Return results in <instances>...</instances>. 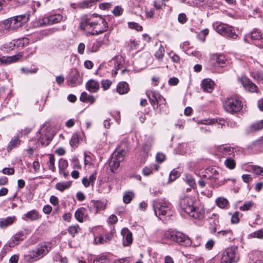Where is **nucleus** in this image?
<instances>
[{
	"instance_id": "4",
	"label": "nucleus",
	"mask_w": 263,
	"mask_h": 263,
	"mask_svg": "<svg viewBox=\"0 0 263 263\" xmlns=\"http://www.w3.org/2000/svg\"><path fill=\"white\" fill-rule=\"evenodd\" d=\"M153 206L155 214L157 217L170 215L172 209V204L165 198L154 200Z\"/></svg>"
},
{
	"instance_id": "5",
	"label": "nucleus",
	"mask_w": 263,
	"mask_h": 263,
	"mask_svg": "<svg viewBox=\"0 0 263 263\" xmlns=\"http://www.w3.org/2000/svg\"><path fill=\"white\" fill-rule=\"evenodd\" d=\"M223 106L226 111L232 114L240 111L242 107L241 101L237 97L227 98L223 102Z\"/></svg>"
},
{
	"instance_id": "42",
	"label": "nucleus",
	"mask_w": 263,
	"mask_h": 263,
	"mask_svg": "<svg viewBox=\"0 0 263 263\" xmlns=\"http://www.w3.org/2000/svg\"><path fill=\"white\" fill-rule=\"evenodd\" d=\"M254 205V203L252 201H246L243 204L240 206L239 209L240 210L242 211H248L251 209V208Z\"/></svg>"
},
{
	"instance_id": "2",
	"label": "nucleus",
	"mask_w": 263,
	"mask_h": 263,
	"mask_svg": "<svg viewBox=\"0 0 263 263\" xmlns=\"http://www.w3.org/2000/svg\"><path fill=\"white\" fill-rule=\"evenodd\" d=\"M81 27L86 30L91 28H92L93 31L89 33L91 35L100 34L106 31L108 27L107 23L104 18L95 14L82 22Z\"/></svg>"
},
{
	"instance_id": "51",
	"label": "nucleus",
	"mask_w": 263,
	"mask_h": 263,
	"mask_svg": "<svg viewBox=\"0 0 263 263\" xmlns=\"http://www.w3.org/2000/svg\"><path fill=\"white\" fill-rule=\"evenodd\" d=\"M252 237L263 239V230H259L251 234Z\"/></svg>"
},
{
	"instance_id": "36",
	"label": "nucleus",
	"mask_w": 263,
	"mask_h": 263,
	"mask_svg": "<svg viewBox=\"0 0 263 263\" xmlns=\"http://www.w3.org/2000/svg\"><path fill=\"white\" fill-rule=\"evenodd\" d=\"M20 143V141L17 137H14L11 139L7 146V151L10 152L14 147L17 146Z\"/></svg>"
},
{
	"instance_id": "10",
	"label": "nucleus",
	"mask_w": 263,
	"mask_h": 263,
	"mask_svg": "<svg viewBox=\"0 0 263 263\" xmlns=\"http://www.w3.org/2000/svg\"><path fill=\"white\" fill-rule=\"evenodd\" d=\"M239 260L237 249L234 248H228L223 252L221 258V263H232Z\"/></svg>"
},
{
	"instance_id": "39",
	"label": "nucleus",
	"mask_w": 263,
	"mask_h": 263,
	"mask_svg": "<svg viewBox=\"0 0 263 263\" xmlns=\"http://www.w3.org/2000/svg\"><path fill=\"white\" fill-rule=\"evenodd\" d=\"M224 163L226 166L230 170H233L236 167V162L232 158H227Z\"/></svg>"
},
{
	"instance_id": "16",
	"label": "nucleus",
	"mask_w": 263,
	"mask_h": 263,
	"mask_svg": "<svg viewBox=\"0 0 263 263\" xmlns=\"http://www.w3.org/2000/svg\"><path fill=\"white\" fill-rule=\"evenodd\" d=\"M211 173L212 174V175H206L208 181V184L210 186L215 187L223 184L222 183L218 181L220 175L218 171L214 170ZM206 174H208L207 172Z\"/></svg>"
},
{
	"instance_id": "25",
	"label": "nucleus",
	"mask_w": 263,
	"mask_h": 263,
	"mask_svg": "<svg viewBox=\"0 0 263 263\" xmlns=\"http://www.w3.org/2000/svg\"><path fill=\"white\" fill-rule=\"evenodd\" d=\"M86 88L90 92H96L99 89L100 84L98 82L90 80L86 84Z\"/></svg>"
},
{
	"instance_id": "61",
	"label": "nucleus",
	"mask_w": 263,
	"mask_h": 263,
	"mask_svg": "<svg viewBox=\"0 0 263 263\" xmlns=\"http://www.w3.org/2000/svg\"><path fill=\"white\" fill-rule=\"evenodd\" d=\"M178 22L181 24H184L186 22V15L185 13H182L178 15Z\"/></svg>"
},
{
	"instance_id": "34",
	"label": "nucleus",
	"mask_w": 263,
	"mask_h": 263,
	"mask_svg": "<svg viewBox=\"0 0 263 263\" xmlns=\"http://www.w3.org/2000/svg\"><path fill=\"white\" fill-rule=\"evenodd\" d=\"M85 211L86 209L84 208H80L76 211L74 217L78 221L83 222V216Z\"/></svg>"
},
{
	"instance_id": "3",
	"label": "nucleus",
	"mask_w": 263,
	"mask_h": 263,
	"mask_svg": "<svg viewBox=\"0 0 263 263\" xmlns=\"http://www.w3.org/2000/svg\"><path fill=\"white\" fill-rule=\"evenodd\" d=\"M128 151V143L123 141L117 148L109 162V166L111 172H114L120 166V163L124 160L126 153Z\"/></svg>"
},
{
	"instance_id": "9",
	"label": "nucleus",
	"mask_w": 263,
	"mask_h": 263,
	"mask_svg": "<svg viewBox=\"0 0 263 263\" xmlns=\"http://www.w3.org/2000/svg\"><path fill=\"white\" fill-rule=\"evenodd\" d=\"M52 247L50 242H42L39 243L34 250V261L42 258L47 255Z\"/></svg>"
},
{
	"instance_id": "45",
	"label": "nucleus",
	"mask_w": 263,
	"mask_h": 263,
	"mask_svg": "<svg viewBox=\"0 0 263 263\" xmlns=\"http://www.w3.org/2000/svg\"><path fill=\"white\" fill-rule=\"evenodd\" d=\"M184 179L191 187H194L195 185V181L191 175H186Z\"/></svg>"
},
{
	"instance_id": "50",
	"label": "nucleus",
	"mask_w": 263,
	"mask_h": 263,
	"mask_svg": "<svg viewBox=\"0 0 263 263\" xmlns=\"http://www.w3.org/2000/svg\"><path fill=\"white\" fill-rule=\"evenodd\" d=\"M79 142V138L77 135H73L70 141V144L71 146H77Z\"/></svg>"
},
{
	"instance_id": "53",
	"label": "nucleus",
	"mask_w": 263,
	"mask_h": 263,
	"mask_svg": "<svg viewBox=\"0 0 263 263\" xmlns=\"http://www.w3.org/2000/svg\"><path fill=\"white\" fill-rule=\"evenodd\" d=\"M179 176V172L175 170H173L170 174V181H173Z\"/></svg>"
},
{
	"instance_id": "14",
	"label": "nucleus",
	"mask_w": 263,
	"mask_h": 263,
	"mask_svg": "<svg viewBox=\"0 0 263 263\" xmlns=\"http://www.w3.org/2000/svg\"><path fill=\"white\" fill-rule=\"evenodd\" d=\"M30 15L25 14L12 17V29H16L21 27L29 20Z\"/></svg>"
},
{
	"instance_id": "11",
	"label": "nucleus",
	"mask_w": 263,
	"mask_h": 263,
	"mask_svg": "<svg viewBox=\"0 0 263 263\" xmlns=\"http://www.w3.org/2000/svg\"><path fill=\"white\" fill-rule=\"evenodd\" d=\"M63 18V16L60 14L52 15L48 17H45L42 20L34 23V27H41L45 25H50L60 22Z\"/></svg>"
},
{
	"instance_id": "26",
	"label": "nucleus",
	"mask_w": 263,
	"mask_h": 263,
	"mask_svg": "<svg viewBox=\"0 0 263 263\" xmlns=\"http://www.w3.org/2000/svg\"><path fill=\"white\" fill-rule=\"evenodd\" d=\"M129 90V85L125 82H120L117 86V91L119 94L123 95L127 93Z\"/></svg>"
},
{
	"instance_id": "12",
	"label": "nucleus",
	"mask_w": 263,
	"mask_h": 263,
	"mask_svg": "<svg viewBox=\"0 0 263 263\" xmlns=\"http://www.w3.org/2000/svg\"><path fill=\"white\" fill-rule=\"evenodd\" d=\"M245 41L246 42H248L247 38L249 37L252 41H259L260 43L256 45L257 47L260 48H263V33H262L260 30L257 29H254L251 32L246 36Z\"/></svg>"
},
{
	"instance_id": "1",
	"label": "nucleus",
	"mask_w": 263,
	"mask_h": 263,
	"mask_svg": "<svg viewBox=\"0 0 263 263\" xmlns=\"http://www.w3.org/2000/svg\"><path fill=\"white\" fill-rule=\"evenodd\" d=\"M179 207L181 212L195 219L200 220L204 217L205 208L195 197L189 196L181 197Z\"/></svg>"
},
{
	"instance_id": "46",
	"label": "nucleus",
	"mask_w": 263,
	"mask_h": 263,
	"mask_svg": "<svg viewBox=\"0 0 263 263\" xmlns=\"http://www.w3.org/2000/svg\"><path fill=\"white\" fill-rule=\"evenodd\" d=\"M12 23V17H10L5 20L3 23V26L5 29L10 30L12 29L11 25Z\"/></svg>"
},
{
	"instance_id": "22",
	"label": "nucleus",
	"mask_w": 263,
	"mask_h": 263,
	"mask_svg": "<svg viewBox=\"0 0 263 263\" xmlns=\"http://www.w3.org/2000/svg\"><path fill=\"white\" fill-rule=\"evenodd\" d=\"M121 234L123 236V239H125V242L123 241L124 246H130L133 242V235L132 232L127 228H123L121 231Z\"/></svg>"
},
{
	"instance_id": "47",
	"label": "nucleus",
	"mask_w": 263,
	"mask_h": 263,
	"mask_svg": "<svg viewBox=\"0 0 263 263\" xmlns=\"http://www.w3.org/2000/svg\"><path fill=\"white\" fill-rule=\"evenodd\" d=\"M12 23V17H10L5 20L3 23V26L5 29L10 30L12 29L11 25Z\"/></svg>"
},
{
	"instance_id": "40",
	"label": "nucleus",
	"mask_w": 263,
	"mask_h": 263,
	"mask_svg": "<svg viewBox=\"0 0 263 263\" xmlns=\"http://www.w3.org/2000/svg\"><path fill=\"white\" fill-rule=\"evenodd\" d=\"M217 205L220 208H224L228 205L229 202L228 200L223 197H219L216 200Z\"/></svg>"
},
{
	"instance_id": "7",
	"label": "nucleus",
	"mask_w": 263,
	"mask_h": 263,
	"mask_svg": "<svg viewBox=\"0 0 263 263\" xmlns=\"http://www.w3.org/2000/svg\"><path fill=\"white\" fill-rule=\"evenodd\" d=\"M165 237L185 247L190 246L192 242L190 238L180 232H168L165 234Z\"/></svg>"
},
{
	"instance_id": "59",
	"label": "nucleus",
	"mask_w": 263,
	"mask_h": 263,
	"mask_svg": "<svg viewBox=\"0 0 263 263\" xmlns=\"http://www.w3.org/2000/svg\"><path fill=\"white\" fill-rule=\"evenodd\" d=\"M123 11V10L121 7L116 6L112 11V12L115 15L120 16L122 14Z\"/></svg>"
},
{
	"instance_id": "63",
	"label": "nucleus",
	"mask_w": 263,
	"mask_h": 263,
	"mask_svg": "<svg viewBox=\"0 0 263 263\" xmlns=\"http://www.w3.org/2000/svg\"><path fill=\"white\" fill-rule=\"evenodd\" d=\"M215 244V241L213 239H210L205 245V247L208 250H211Z\"/></svg>"
},
{
	"instance_id": "15",
	"label": "nucleus",
	"mask_w": 263,
	"mask_h": 263,
	"mask_svg": "<svg viewBox=\"0 0 263 263\" xmlns=\"http://www.w3.org/2000/svg\"><path fill=\"white\" fill-rule=\"evenodd\" d=\"M217 152L223 157L233 158L236 152V148L230 146L221 145L217 147Z\"/></svg>"
},
{
	"instance_id": "31",
	"label": "nucleus",
	"mask_w": 263,
	"mask_h": 263,
	"mask_svg": "<svg viewBox=\"0 0 263 263\" xmlns=\"http://www.w3.org/2000/svg\"><path fill=\"white\" fill-rule=\"evenodd\" d=\"M29 42V40L27 37L19 39L13 41V45L17 47H23L27 46Z\"/></svg>"
},
{
	"instance_id": "64",
	"label": "nucleus",
	"mask_w": 263,
	"mask_h": 263,
	"mask_svg": "<svg viewBox=\"0 0 263 263\" xmlns=\"http://www.w3.org/2000/svg\"><path fill=\"white\" fill-rule=\"evenodd\" d=\"M2 172L4 174L12 175L14 173V170L12 168H4Z\"/></svg>"
},
{
	"instance_id": "58",
	"label": "nucleus",
	"mask_w": 263,
	"mask_h": 263,
	"mask_svg": "<svg viewBox=\"0 0 263 263\" xmlns=\"http://www.w3.org/2000/svg\"><path fill=\"white\" fill-rule=\"evenodd\" d=\"M208 180H207V175H205L204 177L199 180L198 182L199 185L201 187H203L205 186L206 184H208Z\"/></svg>"
},
{
	"instance_id": "62",
	"label": "nucleus",
	"mask_w": 263,
	"mask_h": 263,
	"mask_svg": "<svg viewBox=\"0 0 263 263\" xmlns=\"http://www.w3.org/2000/svg\"><path fill=\"white\" fill-rule=\"evenodd\" d=\"M78 226L69 227L68 230V232L72 236H74L78 232Z\"/></svg>"
},
{
	"instance_id": "55",
	"label": "nucleus",
	"mask_w": 263,
	"mask_h": 263,
	"mask_svg": "<svg viewBox=\"0 0 263 263\" xmlns=\"http://www.w3.org/2000/svg\"><path fill=\"white\" fill-rule=\"evenodd\" d=\"M239 212H235L231 217V222L232 223L236 224L239 222Z\"/></svg>"
},
{
	"instance_id": "17",
	"label": "nucleus",
	"mask_w": 263,
	"mask_h": 263,
	"mask_svg": "<svg viewBox=\"0 0 263 263\" xmlns=\"http://www.w3.org/2000/svg\"><path fill=\"white\" fill-rule=\"evenodd\" d=\"M23 57V52H20L12 56L2 57L0 58V62L5 65H8L13 63L18 62Z\"/></svg>"
},
{
	"instance_id": "27",
	"label": "nucleus",
	"mask_w": 263,
	"mask_h": 263,
	"mask_svg": "<svg viewBox=\"0 0 263 263\" xmlns=\"http://www.w3.org/2000/svg\"><path fill=\"white\" fill-rule=\"evenodd\" d=\"M159 166L156 164H152L148 166H145L142 170L143 174L144 176H149L153 173V171H157Z\"/></svg>"
},
{
	"instance_id": "20",
	"label": "nucleus",
	"mask_w": 263,
	"mask_h": 263,
	"mask_svg": "<svg viewBox=\"0 0 263 263\" xmlns=\"http://www.w3.org/2000/svg\"><path fill=\"white\" fill-rule=\"evenodd\" d=\"M241 82L245 88L250 92H257V86L246 77L241 78Z\"/></svg>"
},
{
	"instance_id": "49",
	"label": "nucleus",
	"mask_w": 263,
	"mask_h": 263,
	"mask_svg": "<svg viewBox=\"0 0 263 263\" xmlns=\"http://www.w3.org/2000/svg\"><path fill=\"white\" fill-rule=\"evenodd\" d=\"M54 161L55 159L54 156L52 155H50L48 167L49 168L52 170L53 172H54L55 170V167L54 166Z\"/></svg>"
},
{
	"instance_id": "37",
	"label": "nucleus",
	"mask_w": 263,
	"mask_h": 263,
	"mask_svg": "<svg viewBox=\"0 0 263 263\" xmlns=\"http://www.w3.org/2000/svg\"><path fill=\"white\" fill-rule=\"evenodd\" d=\"M100 0H85L82 3L79 4V6L81 8H88L93 6L97 2Z\"/></svg>"
},
{
	"instance_id": "52",
	"label": "nucleus",
	"mask_w": 263,
	"mask_h": 263,
	"mask_svg": "<svg viewBox=\"0 0 263 263\" xmlns=\"http://www.w3.org/2000/svg\"><path fill=\"white\" fill-rule=\"evenodd\" d=\"M170 58L175 63H178L180 61V57L177 54L174 53L173 51H171L168 53Z\"/></svg>"
},
{
	"instance_id": "48",
	"label": "nucleus",
	"mask_w": 263,
	"mask_h": 263,
	"mask_svg": "<svg viewBox=\"0 0 263 263\" xmlns=\"http://www.w3.org/2000/svg\"><path fill=\"white\" fill-rule=\"evenodd\" d=\"M68 165V162L67 160L62 158L60 159L59 161V170H66Z\"/></svg>"
},
{
	"instance_id": "54",
	"label": "nucleus",
	"mask_w": 263,
	"mask_h": 263,
	"mask_svg": "<svg viewBox=\"0 0 263 263\" xmlns=\"http://www.w3.org/2000/svg\"><path fill=\"white\" fill-rule=\"evenodd\" d=\"M111 82L109 80H103L101 81V85L104 90L108 89L111 85Z\"/></svg>"
},
{
	"instance_id": "18",
	"label": "nucleus",
	"mask_w": 263,
	"mask_h": 263,
	"mask_svg": "<svg viewBox=\"0 0 263 263\" xmlns=\"http://www.w3.org/2000/svg\"><path fill=\"white\" fill-rule=\"evenodd\" d=\"M109 33L105 34L103 39L98 40L94 42L91 47H88V49L91 52H96L103 44H108L109 42Z\"/></svg>"
},
{
	"instance_id": "57",
	"label": "nucleus",
	"mask_w": 263,
	"mask_h": 263,
	"mask_svg": "<svg viewBox=\"0 0 263 263\" xmlns=\"http://www.w3.org/2000/svg\"><path fill=\"white\" fill-rule=\"evenodd\" d=\"M128 46L130 50H136L138 46V43L135 40H130L128 43Z\"/></svg>"
},
{
	"instance_id": "41",
	"label": "nucleus",
	"mask_w": 263,
	"mask_h": 263,
	"mask_svg": "<svg viewBox=\"0 0 263 263\" xmlns=\"http://www.w3.org/2000/svg\"><path fill=\"white\" fill-rule=\"evenodd\" d=\"M210 222H213L214 224V231L215 232L217 227L219 226V216L217 214L213 213L212 216L210 218Z\"/></svg>"
},
{
	"instance_id": "19",
	"label": "nucleus",
	"mask_w": 263,
	"mask_h": 263,
	"mask_svg": "<svg viewBox=\"0 0 263 263\" xmlns=\"http://www.w3.org/2000/svg\"><path fill=\"white\" fill-rule=\"evenodd\" d=\"M90 213L97 214L99 211L105 209V204L102 201L92 200L88 205Z\"/></svg>"
},
{
	"instance_id": "24",
	"label": "nucleus",
	"mask_w": 263,
	"mask_h": 263,
	"mask_svg": "<svg viewBox=\"0 0 263 263\" xmlns=\"http://www.w3.org/2000/svg\"><path fill=\"white\" fill-rule=\"evenodd\" d=\"M24 238V233L22 232H20L12 237V239L8 242V245L10 248H13L18 245Z\"/></svg>"
},
{
	"instance_id": "13",
	"label": "nucleus",
	"mask_w": 263,
	"mask_h": 263,
	"mask_svg": "<svg viewBox=\"0 0 263 263\" xmlns=\"http://www.w3.org/2000/svg\"><path fill=\"white\" fill-rule=\"evenodd\" d=\"M82 83L78 70L74 68L71 69L70 76L67 79V83L70 87H76Z\"/></svg>"
},
{
	"instance_id": "44",
	"label": "nucleus",
	"mask_w": 263,
	"mask_h": 263,
	"mask_svg": "<svg viewBox=\"0 0 263 263\" xmlns=\"http://www.w3.org/2000/svg\"><path fill=\"white\" fill-rule=\"evenodd\" d=\"M252 171L257 175H260L263 177V168L257 166L253 165L251 167Z\"/></svg>"
},
{
	"instance_id": "32",
	"label": "nucleus",
	"mask_w": 263,
	"mask_h": 263,
	"mask_svg": "<svg viewBox=\"0 0 263 263\" xmlns=\"http://www.w3.org/2000/svg\"><path fill=\"white\" fill-rule=\"evenodd\" d=\"M251 76L259 84H263V72L253 71L251 72Z\"/></svg>"
},
{
	"instance_id": "56",
	"label": "nucleus",
	"mask_w": 263,
	"mask_h": 263,
	"mask_svg": "<svg viewBox=\"0 0 263 263\" xmlns=\"http://www.w3.org/2000/svg\"><path fill=\"white\" fill-rule=\"evenodd\" d=\"M128 26L129 28L135 29L137 31H141L142 30V27L135 22L128 23Z\"/></svg>"
},
{
	"instance_id": "23",
	"label": "nucleus",
	"mask_w": 263,
	"mask_h": 263,
	"mask_svg": "<svg viewBox=\"0 0 263 263\" xmlns=\"http://www.w3.org/2000/svg\"><path fill=\"white\" fill-rule=\"evenodd\" d=\"M211 61L215 66L223 67L227 59L223 54H214L211 57Z\"/></svg>"
},
{
	"instance_id": "35",
	"label": "nucleus",
	"mask_w": 263,
	"mask_h": 263,
	"mask_svg": "<svg viewBox=\"0 0 263 263\" xmlns=\"http://www.w3.org/2000/svg\"><path fill=\"white\" fill-rule=\"evenodd\" d=\"M135 197V194L132 191L125 192L123 197V200L125 203H129L131 202L132 199Z\"/></svg>"
},
{
	"instance_id": "6",
	"label": "nucleus",
	"mask_w": 263,
	"mask_h": 263,
	"mask_svg": "<svg viewBox=\"0 0 263 263\" xmlns=\"http://www.w3.org/2000/svg\"><path fill=\"white\" fill-rule=\"evenodd\" d=\"M36 137L38 138V142L42 146L48 145L53 138L51 133V128L48 123H45L40 130L36 133Z\"/></svg>"
},
{
	"instance_id": "30",
	"label": "nucleus",
	"mask_w": 263,
	"mask_h": 263,
	"mask_svg": "<svg viewBox=\"0 0 263 263\" xmlns=\"http://www.w3.org/2000/svg\"><path fill=\"white\" fill-rule=\"evenodd\" d=\"M152 97L155 99L157 106L160 105L161 103L165 104V100L158 92L154 91H151ZM158 107V106H157Z\"/></svg>"
},
{
	"instance_id": "28",
	"label": "nucleus",
	"mask_w": 263,
	"mask_h": 263,
	"mask_svg": "<svg viewBox=\"0 0 263 263\" xmlns=\"http://www.w3.org/2000/svg\"><path fill=\"white\" fill-rule=\"evenodd\" d=\"M15 217H8L5 219L0 220V228H5L12 224L15 221Z\"/></svg>"
},
{
	"instance_id": "29",
	"label": "nucleus",
	"mask_w": 263,
	"mask_h": 263,
	"mask_svg": "<svg viewBox=\"0 0 263 263\" xmlns=\"http://www.w3.org/2000/svg\"><path fill=\"white\" fill-rule=\"evenodd\" d=\"M263 129V120L252 124L248 128L249 133H253Z\"/></svg>"
},
{
	"instance_id": "21",
	"label": "nucleus",
	"mask_w": 263,
	"mask_h": 263,
	"mask_svg": "<svg viewBox=\"0 0 263 263\" xmlns=\"http://www.w3.org/2000/svg\"><path fill=\"white\" fill-rule=\"evenodd\" d=\"M214 82L211 79L206 78L202 80L201 87L205 92H212L214 89Z\"/></svg>"
},
{
	"instance_id": "60",
	"label": "nucleus",
	"mask_w": 263,
	"mask_h": 263,
	"mask_svg": "<svg viewBox=\"0 0 263 263\" xmlns=\"http://www.w3.org/2000/svg\"><path fill=\"white\" fill-rule=\"evenodd\" d=\"M106 256L102 255L96 257L93 261L92 263H103L106 259Z\"/></svg>"
},
{
	"instance_id": "33",
	"label": "nucleus",
	"mask_w": 263,
	"mask_h": 263,
	"mask_svg": "<svg viewBox=\"0 0 263 263\" xmlns=\"http://www.w3.org/2000/svg\"><path fill=\"white\" fill-rule=\"evenodd\" d=\"M71 185V182L70 181L59 182L57 183L55 187L58 190L63 192L64 190L69 188Z\"/></svg>"
},
{
	"instance_id": "8",
	"label": "nucleus",
	"mask_w": 263,
	"mask_h": 263,
	"mask_svg": "<svg viewBox=\"0 0 263 263\" xmlns=\"http://www.w3.org/2000/svg\"><path fill=\"white\" fill-rule=\"evenodd\" d=\"M213 26L219 34L223 36L229 37L233 39H235L237 37L234 28L226 24L216 22L213 23Z\"/></svg>"
},
{
	"instance_id": "43",
	"label": "nucleus",
	"mask_w": 263,
	"mask_h": 263,
	"mask_svg": "<svg viewBox=\"0 0 263 263\" xmlns=\"http://www.w3.org/2000/svg\"><path fill=\"white\" fill-rule=\"evenodd\" d=\"M55 262H59L60 263H67V259L66 257H63L60 254H55L53 257Z\"/></svg>"
},
{
	"instance_id": "38",
	"label": "nucleus",
	"mask_w": 263,
	"mask_h": 263,
	"mask_svg": "<svg viewBox=\"0 0 263 263\" xmlns=\"http://www.w3.org/2000/svg\"><path fill=\"white\" fill-rule=\"evenodd\" d=\"M165 49L164 47L160 45L158 50L156 52L155 56L159 61H161L164 57Z\"/></svg>"
}]
</instances>
